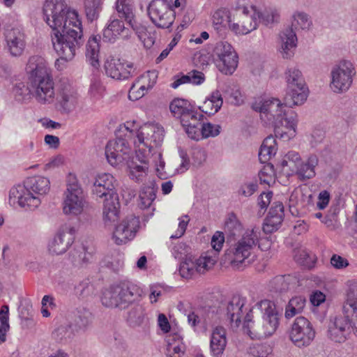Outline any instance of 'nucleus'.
<instances>
[{
	"label": "nucleus",
	"mask_w": 357,
	"mask_h": 357,
	"mask_svg": "<svg viewBox=\"0 0 357 357\" xmlns=\"http://www.w3.org/2000/svg\"><path fill=\"white\" fill-rule=\"evenodd\" d=\"M44 20L52 29L51 41L58 55L73 59L83 45L82 25L78 13L67 8L64 0H45Z\"/></svg>",
	"instance_id": "f257e3e1"
},
{
	"label": "nucleus",
	"mask_w": 357,
	"mask_h": 357,
	"mask_svg": "<svg viewBox=\"0 0 357 357\" xmlns=\"http://www.w3.org/2000/svg\"><path fill=\"white\" fill-rule=\"evenodd\" d=\"M105 156L107 162L113 167L126 165L129 178L136 183H142L148 176L149 155L138 154L132 155V149L124 138L119 137L116 140L109 141L105 148Z\"/></svg>",
	"instance_id": "f03ea898"
},
{
	"label": "nucleus",
	"mask_w": 357,
	"mask_h": 357,
	"mask_svg": "<svg viewBox=\"0 0 357 357\" xmlns=\"http://www.w3.org/2000/svg\"><path fill=\"white\" fill-rule=\"evenodd\" d=\"M279 325V314L275 303L268 299L257 302L247 312L243 330L251 339H262L272 335Z\"/></svg>",
	"instance_id": "7ed1b4c3"
},
{
	"label": "nucleus",
	"mask_w": 357,
	"mask_h": 357,
	"mask_svg": "<svg viewBox=\"0 0 357 357\" xmlns=\"http://www.w3.org/2000/svg\"><path fill=\"white\" fill-rule=\"evenodd\" d=\"M50 190V181L43 176H33L26 178L23 185L13 186L8 193V204L11 206L17 204L25 211L36 210L42 199Z\"/></svg>",
	"instance_id": "20e7f679"
},
{
	"label": "nucleus",
	"mask_w": 357,
	"mask_h": 357,
	"mask_svg": "<svg viewBox=\"0 0 357 357\" xmlns=\"http://www.w3.org/2000/svg\"><path fill=\"white\" fill-rule=\"evenodd\" d=\"M26 70L29 75V91L40 104H50L54 98V81L46 61L38 56L29 58Z\"/></svg>",
	"instance_id": "39448f33"
},
{
	"label": "nucleus",
	"mask_w": 357,
	"mask_h": 357,
	"mask_svg": "<svg viewBox=\"0 0 357 357\" xmlns=\"http://www.w3.org/2000/svg\"><path fill=\"white\" fill-rule=\"evenodd\" d=\"M164 138V130L162 127L149 124L142 127L137 134L134 144L135 152L138 154L151 156L156 166V171L160 178L162 176V170L165 167V161L162 158V153L158 150ZM144 160L143 158L142 161Z\"/></svg>",
	"instance_id": "423d86ee"
},
{
	"label": "nucleus",
	"mask_w": 357,
	"mask_h": 357,
	"mask_svg": "<svg viewBox=\"0 0 357 357\" xmlns=\"http://www.w3.org/2000/svg\"><path fill=\"white\" fill-rule=\"evenodd\" d=\"M142 293V289L135 282L125 279L105 289L102 292L101 302L107 307L125 309L139 301Z\"/></svg>",
	"instance_id": "0eeeda50"
},
{
	"label": "nucleus",
	"mask_w": 357,
	"mask_h": 357,
	"mask_svg": "<svg viewBox=\"0 0 357 357\" xmlns=\"http://www.w3.org/2000/svg\"><path fill=\"white\" fill-rule=\"evenodd\" d=\"M252 109L260 113L261 119L265 123L275 128V133L283 136V130L280 132V127H287L290 107L282 103L278 98L259 99L252 104Z\"/></svg>",
	"instance_id": "6e6552de"
},
{
	"label": "nucleus",
	"mask_w": 357,
	"mask_h": 357,
	"mask_svg": "<svg viewBox=\"0 0 357 357\" xmlns=\"http://www.w3.org/2000/svg\"><path fill=\"white\" fill-rule=\"evenodd\" d=\"M260 236L261 231L259 227L248 229L241 237L235 238L234 242L231 243L227 255L233 267L239 268L246 260L250 263L249 257L253 253Z\"/></svg>",
	"instance_id": "1a4fd4ad"
},
{
	"label": "nucleus",
	"mask_w": 357,
	"mask_h": 357,
	"mask_svg": "<svg viewBox=\"0 0 357 357\" xmlns=\"http://www.w3.org/2000/svg\"><path fill=\"white\" fill-rule=\"evenodd\" d=\"M88 202L84 189L76 175L69 173L66 177V188L63 194L62 211L64 215L77 217L84 213Z\"/></svg>",
	"instance_id": "9d476101"
},
{
	"label": "nucleus",
	"mask_w": 357,
	"mask_h": 357,
	"mask_svg": "<svg viewBox=\"0 0 357 357\" xmlns=\"http://www.w3.org/2000/svg\"><path fill=\"white\" fill-rule=\"evenodd\" d=\"M356 74L354 63L342 59L334 64L329 74V88L336 94L347 93L351 87Z\"/></svg>",
	"instance_id": "9b49d317"
},
{
	"label": "nucleus",
	"mask_w": 357,
	"mask_h": 357,
	"mask_svg": "<svg viewBox=\"0 0 357 357\" xmlns=\"http://www.w3.org/2000/svg\"><path fill=\"white\" fill-rule=\"evenodd\" d=\"M151 22L160 29H169L173 24L176 13L171 0H153L148 7Z\"/></svg>",
	"instance_id": "f8f14e48"
},
{
	"label": "nucleus",
	"mask_w": 357,
	"mask_h": 357,
	"mask_svg": "<svg viewBox=\"0 0 357 357\" xmlns=\"http://www.w3.org/2000/svg\"><path fill=\"white\" fill-rule=\"evenodd\" d=\"M217 66L220 72L231 75L236 69L238 56L233 47L227 41L218 42L213 50Z\"/></svg>",
	"instance_id": "ddd939ff"
},
{
	"label": "nucleus",
	"mask_w": 357,
	"mask_h": 357,
	"mask_svg": "<svg viewBox=\"0 0 357 357\" xmlns=\"http://www.w3.org/2000/svg\"><path fill=\"white\" fill-rule=\"evenodd\" d=\"M131 2L132 0H117L116 3V12L119 17L123 18L133 29L136 30V33L144 45L150 47L154 44L155 38L151 35L145 26L134 27L132 22L134 13Z\"/></svg>",
	"instance_id": "4468645a"
},
{
	"label": "nucleus",
	"mask_w": 357,
	"mask_h": 357,
	"mask_svg": "<svg viewBox=\"0 0 357 357\" xmlns=\"http://www.w3.org/2000/svg\"><path fill=\"white\" fill-rule=\"evenodd\" d=\"M75 233V228L70 225L66 224L60 227L54 237L49 241V252L56 255L65 253L74 242Z\"/></svg>",
	"instance_id": "2eb2a0df"
},
{
	"label": "nucleus",
	"mask_w": 357,
	"mask_h": 357,
	"mask_svg": "<svg viewBox=\"0 0 357 357\" xmlns=\"http://www.w3.org/2000/svg\"><path fill=\"white\" fill-rule=\"evenodd\" d=\"M347 317L339 316L331 319L328 326L327 335L333 342H344L349 337L351 331L354 333L351 324V312Z\"/></svg>",
	"instance_id": "dca6fc26"
},
{
	"label": "nucleus",
	"mask_w": 357,
	"mask_h": 357,
	"mask_svg": "<svg viewBox=\"0 0 357 357\" xmlns=\"http://www.w3.org/2000/svg\"><path fill=\"white\" fill-rule=\"evenodd\" d=\"M315 335L314 331L307 319L303 317L295 319L291 325V342L298 347L308 346Z\"/></svg>",
	"instance_id": "f3484780"
},
{
	"label": "nucleus",
	"mask_w": 357,
	"mask_h": 357,
	"mask_svg": "<svg viewBox=\"0 0 357 357\" xmlns=\"http://www.w3.org/2000/svg\"><path fill=\"white\" fill-rule=\"evenodd\" d=\"M291 162L294 163L293 172L299 180L306 181L315 176V167L319 163L317 155H310L303 160L298 153L291 151Z\"/></svg>",
	"instance_id": "a211bd4d"
},
{
	"label": "nucleus",
	"mask_w": 357,
	"mask_h": 357,
	"mask_svg": "<svg viewBox=\"0 0 357 357\" xmlns=\"http://www.w3.org/2000/svg\"><path fill=\"white\" fill-rule=\"evenodd\" d=\"M139 227V218L135 215L128 216L116 227L113 232V240L117 245L125 244L134 238Z\"/></svg>",
	"instance_id": "6ab92c4d"
},
{
	"label": "nucleus",
	"mask_w": 357,
	"mask_h": 357,
	"mask_svg": "<svg viewBox=\"0 0 357 357\" xmlns=\"http://www.w3.org/2000/svg\"><path fill=\"white\" fill-rule=\"evenodd\" d=\"M104 67L106 75L117 80L129 78L132 75V71H134L131 63L112 56L106 59Z\"/></svg>",
	"instance_id": "aec40b11"
},
{
	"label": "nucleus",
	"mask_w": 357,
	"mask_h": 357,
	"mask_svg": "<svg viewBox=\"0 0 357 357\" xmlns=\"http://www.w3.org/2000/svg\"><path fill=\"white\" fill-rule=\"evenodd\" d=\"M309 94L310 90L301 71L294 68L291 70V107L303 105Z\"/></svg>",
	"instance_id": "412c9836"
},
{
	"label": "nucleus",
	"mask_w": 357,
	"mask_h": 357,
	"mask_svg": "<svg viewBox=\"0 0 357 357\" xmlns=\"http://www.w3.org/2000/svg\"><path fill=\"white\" fill-rule=\"evenodd\" d=\"M158 79V72L148 71L140 76L131 86L128 98L131 100H137L142 98L149 90L155 84Z\"/></svg>",
	"instance_id": "4be33fe9"
},
{
	"label": "nucleus",
	"mask_w": 357,
	"mask_h": 357,
	"mask_svg": "<svg viewBox=\"0 0 357 357\" xmlns=\"http://www.w3.org/2000/svg\"><path fill=\"white\" fill-rule=\"evenodd\" d=\"M116 180L112 174L108 173L99 174L96 177L93 183V192L100 198L119 196L116 190Z\"/></svg>",
	"instance_id": "5701e85b"
},
{
	"label": "nucleus",
	"mask_w": 357,
	"mask_h": 357,
	"mask_svg": "<svg viewBox=\"0 0 357 357\" xmlns=\"http://www.w3.org/2000/svg\"><path fill=\"white\" fill-rule=\"evenodd\" d=\"M235 15L239 22L245 27H251L249 33L257 26V9L254 6H248L246 0H238L235 4Z\"/></svg>",
	"instance_id": "b1692460"
},
{
	"label": "nucleus",
	"mask_w": 357,
	"mask_h": 357,
	"mask_svg": "<svg viewBox=\"0 0 357 357\" xmlns=\"http://www.w3.org/2000/svg\"><path fill=\"white\" fill-rule=\"evenodd\" d=\"M211 261V259L207 257H199V259L186 257L180 264V275L182 278H190L196 273H204L208 269Z\"/></svg>",
	"instance_id": "393cba45"
},
{
	"label": "nucleus",
	"mask_w": 357,
	"mask_h": 357,
	"mask_svg": "<svg viewBox=\"0 0 357 357\" xmlns=\"http://www.w3.org/2000/svg\"><path fill=\"white\" fill-rule=\"evenodd\" d=\"M227 344L226 329L220 325L213 326L209 349L212 357H222Z\"/></svg>",
	"instance_id": "a878e982"
},
{
	"label": "nucleus",
	"mask_w": 357,
	"mask_h": 357,
	"mask_svg": "<svg viewBox=\"0 0 357 357\" xmlns=\"http://www.w3.org/2000/svg\"><path fill=\"white\" fill-rule=\"evenodd\" d=\"M284 216V206L282 202H274L268 211L263 224V231L265 234H271L280 227Z\"/></svg>",
	"instance_id": "bb28decb"
},
{
	"label": "nucleus",
	"mask_w": 357,
	"mask_h": 357,
	"mask_svg": "<svg viewBox=\"0 0 357 357\" xmlns=\"http://www.w3.org/2000/svg\"><path fill=\"white\" fill-rule=\"evenodd\" d=\"M77 96L75 89L70 85L63 86L59 91L58 105L62 114L72 112L77 106Z\"/></svg>",
	"instance_id": "cd10ccee"
},
{
	"label": "nucleus",
	"mask_w": 357,
	"mask_h": 357,
	"mask_svg": "<svg viewBox=\"0 0 357 357\" xmlns=\"http://www.w3.org/2000/svg\"><path fill=\"white\" fill-rule=\"evenodd\" d=\"M7 48L13 56L22 54L25 48L24 34L18 29L8 30L6 33Z\"/></svg>",
	"instance_id": "c85d7f7f"
},
{
	"label": "nucleus",
	"mask_w": 357,
	"mask_h": 357,
	"mask_svg": "<svg viewBox=\"0 0 357 357\" xmlns=\"http://www.w3.org/2000/svg\"><path fill=\"white\" fill-rule=\"evenodd\" d=\"M347 312H351V324L354 334L357 336V281L349 282L346 304L344 307Z\"/></svg>",
	"instance_id": "c756f323"
},
{
	"label": "nucleus",
	"mask_w": 357,
	"mask_h": 357,
	"mask_svg": "<svg viewBox=\"0 0 357 357\" xmlns=\"http://www.w3.org/2000/svg\"><path fill=\"white\" fill-rule=\"evenodd\" d=\"M203 119L204 115L198 112L195 108L188 114V116L185 118V121H181L187 135L192 139L196 141L199 140Z\"/></svg>",
	"instance_id": "7c9ffc66"
},
{
	"label": "nucleus",
	"mask_w": 357,
	"mask_h": 357,
	"mask_svg": "<svg viewBox=\"0 0 357 357\" xmlns=\"http://www.w3.org/2000/svg\"><path fill=\"white\" fill-rule=\"evenodd\" d=\"M244 305L245 299L240 296H234L227 304L223 319L228 321L232 327L239 326Z\"/></svg>",
	"instance_id": "2f4dec72"
},
{
	"label": "nucleus",
	"mask_w": 357,
	"mask_h": 357,
	"mask_svg": "<svg viewBox=\"0 0 357 357\" xmlns=\"http://www.w3.org/2000/svg\"><path fill=\"white\" fill-rule=\"evenodd\" d=\"M129 33V29L125 26L122 21L114 18L103 30V40L114 43L117 39L126 38Z\"/></svg>",
	"instance_id": "473e14b6"
},
{
	"label": "nucleus",
	"mask_w": 357,
	"mask_h": 357,
	"mask_svg": "<svg viewBox=\"0 0 357 357\" xmlns=\"http://www.w3.org/2000/svg\"><path fill=\"white\" fill-rule=\"evenodd\" d=\"M312 26L310 16L303 11H296L291 17V33L293 31H308ZM298 38L291 33V48L296 47Z\"/></svg>",
	"instance_id": "72a5a7b5"
},
{
	"label": "nucleus",
	"mask_w": 357,
	"mask_h": 357,
	"mask_svg": "<svg viewBox=\"0 0 357 357\" xmlns=\"http://www.w3.org/2000/svg\"><path fill=\"white\" fill-rule=\"evenodd\" d=\"M119 196L105 198L103 206V220L105 225L116 222L119 218Z\"/></svg>",
	"instance_id": "f704fd0d"
},
{
	"label": "nucleus",
	"mask_w": 357,
	"mask_h": 357,
	"mask_svg": "<svg viewBox=\"0 0 357 357\" xmlns=\"http://www.w3.org/2000/svg\"><path fill=\"white\" fill-rule=\"evenodd\" d=\"M155 197V190L151 186L144 187L140 191L138 205L141 209L147 210L146 213L144 214L145 220H148L149 218L153 215L155 208L152 206V204Z\"/></svg>",
	"instance_id": "c9c22d12"
},
{
	"label": "nucleus",
	"mask_w": 357,
	"mask_h": 357,
	"mask_svg": "<svg viewBox=\"0 0 357 357\" xmlns=\"http://www.w3.org/2000/svg\"><path fill=\"white\" fill-rule=\"evenodd\" d=\"M100 36H91L86 44V58L91 66L95 68L100 66L99 52H100Z\"/></svg>",
	"instance_id": "e433bc0d"
},
{
	"label": "nucleus",
	"mask_w": 357,
	"mask_h": 357,
	"mask_svg": "<svg viewBox=\"0 0 357 357\" xmlns=\"http://www.w3.org/2000/svg\"><path fill=\"white\" fill-rule=\"evenodd\" d=\"M194 109L188 100L183 98H174L169 104L171 113L181 121H185V118Z\"/></svg>",
	"instance_id": "4c0bfd02"
},
{
	"label": "nucleus",
	"mask_w": 357,
	"mask_h": 357,
	"mask_svg": "<svg viewBox=\"0 0 357 357\" xmlns=\"http://www.w3.org/2000/svg\"><path fill=\"white\" fill-rule=\"evenodd\" d=\"M78 333L77 331L75 330L73 324H63L58 326L53 331L52 337L59 343L68 344Z\"/></svg>",
	"instance_id": "58836bf2"
},
{
	"label": "nucleus",
	"mask_w": 357,
	"mask_h": 357,
	"mask_svg": "<svg viewBox=\"0 0 357 357\" xmlns=\"http://www.w3.org/2000/svg\"><path fill=\"white\" fill-rule=\"evenodd\" d=\"M92 319L93 315L88 309L79 307L76 310L75 319L72 324L79 333H84L92 323Z\"/></svg>",
	"instance_id": "ea45409f"
},
{
	"label": "nucleus",
	"mask_w": 357,
	"mask_h": 357,
	"mask_svg": "<svg viewBox=\"0 0 357 357\" xmlns=\"http://www.w3.org/2000/svg\"><path fill=\"white\" fill-rule=\"evenodd\" d=\"M277 150L275 139L271 135L265 138L259 151L260 162L269 163L268 161L276 154Z\"/></svg>",
	"instance_id": "a19ab883"
},
{
	"label": "nucleus",
	"mask_w": 357,
	"mask_h": 357,
	"mask_svg": "<svg viewBox=\"0 0 357 357\" xmlns=\"http://www.w3.org/2000/svg\"><path fill=\"white\" fill-rule=\"evenodd\" d=\"M167 342V356L181 357L185 349L181 336L176 333L169 335Z\"/></svg>",
	"instance_id": "79ce46f5"
},
{
	"label": "nucleus",
	"mask_w": 357,
	"mask_h": 357,
	"mask_svg": "<svg viewBox=\"0 0 357 357\" xmlns=\"http://www.w3.org/2000/svg\"><path fill=\"white\" fill-rule=\"evenodd\" d=\"M214 310H211L207 317L202 320L195 312H190L188 316V323L197 333H205L208 329V324L211 319H213Z\"/></svg>",
	"instance_id": "37998d69"
},
{
	"label": "nucleus",
	"mask_w": 357,
	"mask_h": 357,
	"mask_svg": "<svg viewBox=\"0 0 357 357\" xmlns=\"http://www.w3.org/2000/svg\"><path fill=\"white\" fill-rule=\"evenodd\" d=\"M230 19V12L227 8H219L212 15L213 26L218 32L225 31L227 29Z\"/></svg>",
	"instance_id": "c03bdc74"
},
{
	"label": "nucleus",
	"mask_w": 357,
	"mask_h": 357,
	"mask_svg": "<svg viewBox=\"0 0 357 357\" xmlns=\"http://www.w3.org/2000/svg\"><path fill=\"white\" fill-rule=\"evenodd\" d=\"M290 284V275H279L271 279L268 287L269 291L283 294L287 292Z\"/></svg>",
	"instance_id": "a18cd8bd"
},
{
	"label": "nucleus",
	"mask_w": 357,
	"mask_h": 357,
	"mask_svg": "<svg viewBox=\"0 0 357 357\" xmlns=\"http://www.w3.org/2000/svg\"><path fill=\"white\" fill-rule=\"evenodd\" d=\"M290 28H286L278 36L277 51L280 56L284 59L289 58L290 51Z\"/></svg>",
	"instance_id": "49530a36"
},
{
	"label": "nucleus",
	"mask_w": 357,
	"mask_h": 357,
	"mask_svg": "<svg viewBox=\"0 0 357 357\" xmlns=\"http://www.w3.org/2000/svg\"><path fill=\"white\" fill-rule=\"evenodd\" d=\"M223 103L222 96L218 91L212 93L211 97L206 99L202 107V112L208 114H214L219 111Z\"/></svg>",
	"instance_id": "de8ad7c7"
},
{
	"label": "nucleus",
	"mask_w": 357,
	"mask_h": 357,
	"mask_svg": "<svg viewBox=\"0 0 357 357\" xmlns=\"http://www.w3.org/2000/svg\"><path fill=\"white\" fill-rule=\"evenodd\" d=\"M294 260L306 268H312L314 266L317 257L312 252H308L304 248L294 250Z\"/></svg>",
	"instance_id": "09e8293b"
},
{
	"label": "nucleus",
	"mask_w": 357,
	"mask_h": 357,
	"mask_svg": "<svg viewBox=\"0 0 357 357\" xmlns=\"http://www.w3.org/2000/svg\"><path fill=\"white\" fill-rule=\"evenodd\" d=\"M145 319V309L142 305H135L128 312L127 320L131 326H140L144 323Z\"/></svg>",
	"instance_id": "8fccbe9b"
},
{
	"label": "nucleus",
	"mask_w": 357,
	"mask_h": 357,
	"mask_svg": "<svg viewBox=\"0 0 357 357\" xmlns=\"http://www.w3.org/2000/svg\"><path fill=\"white\" fill-rule=\"evenodd\" d=\"M103 0H84V9L89 20H96L102 8Z\"/></svg>",
	"instance_id": "3c124183"
},
{
	"label": "nucleus",
	"mask_w": 357,
	"mask_h": 357,
	"mask_svg": "<svg viewBox=\"0 0 357 357\" xmlns=\"http://www.w3.org/2000/svg\"><path fill=\"white\" fill-rule=\"evenodd\" d=\"M259 177L261 183L268 186L275 181V169L271 163H266L259 172Z\"/></svg>",
	"instance_id": "603ef678"
},
{
	"label": "nucleus",
	"mask_w": 357,
	"mask_h": 357,
	"mask_svg": "<svg viewBox=\"0 0 357 357\" xmlns=\"http://www.w3.org/2000/svg\"><path fill=\"white\" fill-rule=\"evenodd\" d=\"M272 351V347L268 344H255L249 348V353L254 357H271Z\"/></svg>",
	"instance_id": "864d4df0"
},
{
	"label": "nucleus",
	"mask_w": 357,
	"mask_h": 357,
	"mask_svg": "<svg viewBox=\"0 0 357 357\" xmlns=\"http://www.w3.org/2000/svg\"><path fill=\"white\" fill-rule=\"evenodd\" d=\"M220 132V126L211 123H204L200 128L199 140L204 138L214 137Z\"/></svg>",
	"instance_id": "5fc2aeb1"
},
{
	"label": "nucleus",
	"mask_w": 357,
	"mask_h": 357,
	"mask_svg": "<svg viewBox=\"0 0 357 357\" xmlns=\"http://www.w3.org/2000/svg\"><path fill=\"white\" fill-rule=\"evenodd\" d=\"M273 197V192L271 191L266 192H262L258 197V206L259 207V210L257 213L259 216H262L265 211L267 209V207L271 203V199Z\"/></svg>",
	"instance_id": "6e6d98bb"
},
{
	"label": "nucleus",
	"mask_w": 357,
	"mask_h": 357,
	"mask_svg": "<svg viewBox=\"0 0 357 357\" xmlns=\"http://www.w3.org/2000/svg\"><path fill=\"white\" fill-rule=\"evenodd\" d=\"M277 17V13L272 10H266L262 13L257 10V21H261L266 26L270 25L276 21Z\"/></svg>",
	"instance_id": "4d7b16f0"
},
{
	"label": "nucleus",
	"mask_w": 357,
	"mask_h": 357,
	"mask_svg": "<svg viewBox=\"0 0 357 357\" xmlns=\"http://www.w3.org/2000/svg\"><path fill=\"white\" fill-rule=\"evenodd\" d=\"M41 304V313L43 316L44 317H49L50 316V312L48 310V308L54 309L56 307L54 298L52 296L45 295L42 298Z\"/></svg>",
	"instance_id": "13d9d810"
},
{
	"label": "nucleus",
	"mask_w": 357,
	"mask_h": 357,
	"mask_svg": "<svg viewBox=\"0 0 357 357\" xmlns=\"http://www.w3.org/2000/svg\"><path fill=\"white\" fill-rule=\"evenodd\" d=\"M104 86L100 79L94 78L91 80L89 93L94 98L98 99L102 96Z\"/></svg>",
	"instance_id": "bf43d9fd"
},
{
	"label": "nucleus",
	"mask_w": 357,
	"mask_h": 357,
	"mask_svg": "<svg viewBox=\"0 0 357 357\" xmlns=\"http://www.w3.org/2000/svg\"><path fill=\"white\" fill-rule=\"evenodd\" d=\"M190 218L188 215H183L178 218V227L174 234L171 236V238H181L185 232L187 226L189 223Z\"/></svg>",
	"instance_id": "052dcab7"
},
{
	"label": "nucleus",
	"mask_w": 357,
	"mask_h": 357,
	"mask_svg": "<svg viewBox=\"0 0 357 357\" xmlns=\"http://www.w3.org/2000/svg\"><path fill=\"white\" fill-rule=\"evenodd\" d=\"M75 294L82 297L85 298L88 296L93 290V286L90 284L88 280H84L77 285L75 288Z\"/></svg>",
	"instance_id": "680f3d73"
},
{
	"label": "nucleus",
	"mask_w": 357,
	"mask_h": 357,
	"mask_svg": "<svg viewBox=\"0 0 357 357\" xmlns=\"http://www.w3.org/2000/svg\"><path fill=\"white\" fill-rule=\"evenodd\" d=\"M325 138V132L320 128H314L310 135L309 142L312 147H316L323 142Z\"/></svg>",
	"instance_id": "e2e57ef3"
},
{
	"label": "nucleus",
	"mask_w": 357,
	"mask_h": 357,
	"mask_svg": "<svg viewBox=\"0 0 357 357\" xmlns=\"http://www.w3.org/2000/svg\"><path fill=\"white\" fill-rule=\"evenodd\" d=\"M225 242V236L222 232L216 231L211 238V246L217 252L221 250Z\"/></svg>",
	"instance_id": "0e129e2a"
},
{
	"label": "nucleus",
	"mask_w": 357,
	"mask_h": 357,
	"mask_svg": "<svg viewBox=\"0 0 357 357\" xmlns=\"http://www.w3.org/2000/svg\"><path fill=\"white\" fill-rule=\"evenodd\" d=\"M305 300L302 296L291 298V317L301 312L305 307Z\"/></svg>",
	"instance_id": "69168bd1"
},
{
	"label": "nucleus",
	"mask_w": 357,
	"mask_h": 357,
	"mask_svg": "<svg viewBox=\"0 0 357 357\" xmlns=\"http://www.w3.org/2000/svg\"><path fill=\"white\" fill-rule=\"evenodd\" d=\"M192 159L195 165H200L205 161L206 155L204 149L201 148H195L191 153Z\"/></svg>",
	"instance_id": "338daca9"
},
{
	"label": "nucleus",
	"mask_w": 357,
	"mask_h": 357,
	"mask_svg": "<svg viewBox=\"0 0 357 357\" xmlns=\"http://www.w3.org/2000/svg\"><path fill=\"white\" fill-rule=\"evenodd\" d=\"M257 184L255 182L243 184L239 189V194L244 197H250L257 190Z\"/></svg>",
	"instance_id": "774afa93"
}]
</instances>
